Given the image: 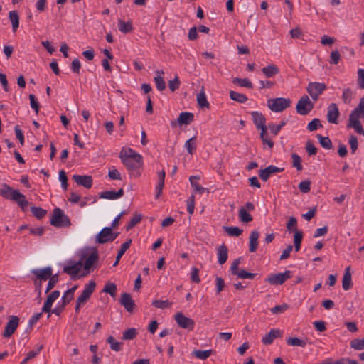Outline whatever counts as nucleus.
I'll return each mask as SVG.
<instances>
[{"instance_id":"obj_9","label":"nucleus","mask_w":364,"mask_h":364,"mask_svg":"<svg viewBox=\"0 0 364 364\" xmlns=\"http://www.w3.org/2000/svg\"><path fill=\"white\" fill-rule=\"evenodd\" d=\"M326 85L323 82H311L306 87V91L314 101H316L319 96L326 90Z\"/></svg>"},{"instance_id":"obj_43","label":"nucleus","mask_w":364,"mask_h":364,"mask_svg":"<svg viewBox=\"0 0 364 364\" xmlns=\"http://www.w3.org/2000/svg\"><path fill=\"white\" fill-rule=\"evenodd\" d=\"M138 333L136 328H130L123 332L122 338L123 340H133Z\"/></svg>"},{"instance_id":"obj_63","label":"nucleus","mask_w":364,"mask_h":364,"mask_svg":"<svg viewBox=\"0 0 364 364\" xmlns=\"http://www.w3.org/2000/svg\"><path fill=\"white\" fill-rule=\"evenodd\" d=\"M14 131H15L16 136L18 139L20 144L21 145H23V144H24V135H23V133L21 131V129H20L18 125H16L14 127Z\"/></svg>"},{"instance_id":"obj_42","label":"nucleus","mask_w":364,"mask_h":364,"mask_svg":"<svg viewBox=\"0 0 364 364\" xmlns=\"http://www.w3.org/2000/svg\"><path fill=\"white\" fill-rule=\"evenodd\" d=\"M316 137L322 147L326 149H331L332 148V143L329 137L323 136L321 134H317Z\"/></svg>"},{"instance_id":"obj_26","label":"nucleus","mask_w":364,"mask_h":364,"mask_svg":"<svg viewBox=\"0 0 364 364\" xmlns=\"http://www.w3.org/2000/svg\"><path fill=\"white\" fill-rule=\"evenodd\" d=\"M342 287L344 290H348L352 287V279L350 272V267H347L342 280Z\"/></svg>"},{"instance_id":"obj_48","label":"nucleus","mask_w":364,"mask_h":364,"mask_svg":"<svg viewBox=\"0 0 364 364\" xmlns=\"http://www.w3.org/2000/svg\"><path fill=\"white\" fill-rule=\"evenodd\" d=\"M31 210L33 215L38 219L43 218L47 213V211L41 207L33 206L31 207Z\"/></svg>"},{"instance_id":"obj_51","label":"nucleus","mask_w":364,"mask_h":364,"mask_svg":"<svg viewBox=\"0 0 364 364\" xmlns=\"http://www.w3.org/2000/svg\"><path fill=\"white\" fill-rule=\"evenodd\" d=\"M322 127L323 125L321 124L320 119L318 118H314L308 124L307 129L309 131L313 132Z\"/></svg>"},{"instance_id":"obj_10","label":"nucleus","mask_w":364,"mask_h":364,"mask_svg":"<svg viewBox=\"0 0 364 364\" xmlns=\"http://www.w3.org/2000/svg\"><path fill=\"white\" fill-rule=\"evenodd\" d=\"M291 277V272L289 270H286L282 273L269 274L265 279V282L270 284L271 285H281Z\"/></svg>"},{"instance_id":"obj_54","label":"nucleus","mask_w":364,"mask_h":364,"mask_svg":"<svg viewBox=\"0 0 364 364\" xmlns=\"http://www.w3.org/2000/svg\"><path fill=\"white\" fill-rule=\"evenodd\" d=\"M49 279V281H48V283L47 284V287H46V293H48V291H50L55 286V284L58 283V275L56 274H54V275H51Z\"/></svg>"},{"instance_id":"obj_6","label":"nucleus","mask_w":364,"mask_h":364,"mask_svg":"<svg viewBox=\"0 0 364 364\" xmlns=\"http://www.w3.org/2000/svg\"><path fill=\"white\" fill-rule=\"evenodd\" d=\"M50 224L57 228H64L69 227L71 223L68 216L60 208H55L50 218Z\"/></svg>"},{"instance_id":"obj_5","label":"nucleus","mask_w":364,"mask_h":364,"mask_svg":"<svg viewBox=\"0 0 364 364\" xmlns=\"http://www.w3.org/2000/svg\"><path fill=\"white\" fill-rule=\"evenodd\" d=\"M122 162L126 166L132 176L137 178L141 176L144 164L142 156H136L134 159L129 160L125 159L122 161Z\"/></svg>"},{"instance_id":"obj_52","label":"nucleus","mask_w":364,"mask_h":364,"mask_svg":"<svg viewBox=\"0 0 364 364\" xmlns=\"http://www.w3.org/2000/svg\"><path fill=\"white\" fill-rule=\"evenodd\" d=\"M353 99V92L350 88L344 89L342 95V100L345 104H350Z\"/></svg>"},{"instance_id":"obj_7","label":"nucleus","mask_w":364,"mask_h":364,"mask_svg":"<svg viewBox=\"0 0 364 364\" xmlns=\"http://www.w3.org/2000/svg\"><path fill=\"white\" fill-rule=\"evenodd\" d=\"M291 100L289 98L277 97L267 100V107L274 112H282L291 105Z\"/></svg>"},{"instance_id":"obj_45","label":"nucleus","mask_w":364,"mask_h":364,"mask_svg":"<svg viewBox=\"0 0 364 364\" xmlns=\"http://www.w3.org/2000/svg\"><path fill=\"white\" fill-rule=\"evenodd\" d=\"M103 291L109 294L111 296H114L117 292V286L114 283L107 282L103 288Z\"/></svg>"},{"instance_id":"obj_28","label":"nucleus","mask_w":364,"mask_h":364,"mask_svg":"<svg viewBox=\"0 0 364 364\" xmlns=\"http://www.w3.org/2000/svg\"><path fill=\"white\" fill-rule=\"evenodd\" d=\"M136 156H141L140 154L136 153L134 150L131 148L129 149H122L119 154V158L121 161H124L125 159H131L135 158Z\"/></svg>"},{"instance_id":"obj_14","label":"nucleus","mask_w":364,"mask_h":364,"mask_svg":"<svg viewBox=\"0 0 364 364\" xmlns=\"http://www.w3.org/2000/svg\"><path fill=\"white\" fill-rule=\"evenodd\" d=\"M95 287L96 283L93 280H91L87 284H86L81 294L77 299L78 302L85 304L90 299L92 294L94 292Z\"/></svg>"},{"instance_id":"obj_22","label":"nucleus","mask_w":364,"mask_h":364,"mask_svg":"<svg viewBox=\"0 0 364 364\" xmlns=\"http://www.w3.org/2000/svg\"><path fill=\"white\" fill-rule=\"evenodd\" d=\"M124 195L123 188H120L118 191H106L102 192L100 193V197L101 198L108 199V200H115L121 198Z\"/></svg>"},{"instance_id":"obj_40","label":"nucleus","mask_w":364,"mask_h":364,"mask_svg":"<svg viewBox=\"0 0 364 364\" xmlns=\"http://www.w3.org/2000/svg\"><path fill=\"white\" fill-rule=\"evenodd\" d=\"M173 304V302L169 301L168 300H154L152 301V306L156 308L165 309L170 308Z\"/></svg>"},{"instance_id":"obj_33","label":"nucleus","mask_w":364,"mask_h":364,"mask_svg":"<svg viewBox=\"0 0 364 364\" xmlns=\"http://www.w3.org/2000/svg\"><path fill=\"white\" fill-rule=\"evenodd\" d=\"M131 243H132V240H129L127 242H124L121 245V247H120L119 250L118 251V253H117V257H116V260H115V262H114V263L113 264L114 267H115V266H117L118 264L121 257L125 253L127 250L129 248V247L131 245Z\"/></svg>"},{"instance_id":"obj_58","label":"nucleus","mask_w":364,"mask_h":364,"mask_svg":"<svg viewBox=\"0 0 364 364\" xmlns=\"http://www.w3.org/2000/svg\"><path fill=\"white\" fill-rule=\"evenodd\" d=\"M180 84L179 78L176 75L173 80L168 82V88L171 92H174L179 88Z\"/></svg>"},{"instance_id":"obj_56","label":"nucleus","mask_w":364,"mask_h":364,"mask_svg":"<svg viewBox=\"0 0 364 364\" xmlns=\"http://www.w3.org/2000/svg\"><path fill=\"white\" fill-rule=\"evenodd\" d=\"M323 364H359L357 361L350 360L349 358H341L336 360L335 362L328 361Z\"/></svg>"},{"instance_id":"obj_20","label":"nucleus","mask_w":364,"mask_h":364,"mask_svg":"<svg viewBox=\"0 0 364 364\" xmlns=\"http://www.w3.org/2000/svg\"><path fill=\"white\" fill-rule=\"evenodd\" d=\"M31 273L36 277L38 281H46L52 275L53 271L50 267L43 269H34L31 270Z\"/></svg>"},{"instance_id":"obj_13","label":"nucleus","mask_w":364,"mask_h":364,"mask_svg":"<svg viewBox=\"0 0 364 364\" xmlns=\"http://www.w3.org/2000/svg\"><path fill=\"white\" fill-rule=\"evenodd\" d=\"M175 321L177 325L185 329L193 330L195 326L194 321L188 317H186L183 313L177 312L175 316Z\"/></svg>"},{"instance_id":"obj_55","label":"nucleus","mask_w":364,"mask_h":364,"mask_svg":"<svg viewBox=\"0 0 364 364\" xmlns=\"http://www.w3.org/2000/svg\"><path fill=\"white\" fill-rule=\"evenodd\" d=\"M341 59V54L338 50H333L331 53L329 63L337 65Z\"/></svg>"},{"instance_id":"obj_11","label":"nucleus","mask_w":364,"mask_h":364,"mask_svg":"<svg viewBox=\"0 0 364 364\" xmlns=\"http://www.w3.org/2000/svg\"><path fill=\"white\" fill-rule=\"evenodd\" d=\"M314 108V103L311 102L307 95H303L296 105L297 113L301 115L308 114Z\"/></svg>"},{"instance_id":"obj_30","label":"nucleus","mask_w":364,"mask_h":364,"mask_svg":"<svg viewBox=\"0 0 364 364\" xmlns=\"http://www.w3.org/2000/svg\"><path fill=\"white\" fill-rule=\"evenodd\" d=\"M194 115L191 112H181L178 118V123L180 125L188 124L193 121Z\"/></svg>"},{"instance_id":"obj_50","label":"nucleus","mask_w":364,"mask_h":364,"mask_svg":"<svg viewBox=\"0 0 364 364\" xmlns=\"http://www.w3.org/2000/svg\"><path fill=\"white\" fill-rule=\"evenodd\" d=\"M303 238V233L299 231H295L294 242L295 251L298 252L301 248V244Z\"/></svg>"},{"instance_id":"obj_18","label":"nucleus","mask_w":364,"mask_h":364,"mask_svg":"<svg viewBox=\"0 0 364 364\" xmlns=\"http://www.w3.org/2000/svg\"><path fill=\"white\" fill-rule=\"evenodd\" d=\"M283 171L284 168H279L275 166L270 165L264 169H261L259 171V176L262 181H267L272 174L282 172Z\"/></svg>"},{"instance_id":"obj_46","label":"nucleus","mask_w":364,"mask_h":364,"mask_svg":"<svg viewBox=\"0 0 364 364\" xmlns=\"http://www.w3.org/2000/svg\"><path fill=\"white\" fill-rule=\"evenodd\" d=\"M225 232L230 235V236H235L238 237L242 233V230L239 228L238 227H225Z\"/></svg>"},{"instance_id":"obj_8","label":"nucleus","mask_w":364,"mask_h":364,"mask_svg":"<svg viewBox=\"0 0 364 364\" xmlns=\"http://www.w3.org/2000/svg\"><path fill=\"white\" fill-rule=\"evenodd\" d=\"M119 233L114 232L111 227H105L97 235L95 242L99 244H105L114 241Z\"/></svg>"},{"instance_id":"obj_35","label":"nucleus","mask_w":364,"mask_h":364,"mask_svg":"<svg viewBox=\"0 0 364 364\" xmlns=\"http://www.w3.org/2000/svg\"><path fill=\"white\" fill-rule=\"evenodd\" d=\"M238 216L241 222L247 223L252 221V216L247 211L245 208H240L238 213Z\"/></svg>"},{"instance_id":"obj_1","label":"nucleus","mask_w":364,"mask_h":364,"mask_svg":"<svg viewBox=\"0 0 364 364\" xmlns=\"http://www.w3.org/2000/svg\"><path fill=\"white\" fill-rule=\"evenodd\" d=\"M359 118L364 119V96L360 100L358 106L349 115L348 127L353 128L357 134L364 136V129Z\"/></svg>"},{"instance_id":"obj_29","label":"nucleus","mask_w":364,"mask_h":364,"mask_svg":"<svg viewBox=\"0 0 364 364\" xmlns=\"http://www.w3.org/2000/svg\"><path fill=\"white\" fill-rule=\"evenodd\" d=\"M262 72L263 73V74L265 75L266 77L269 78V77H272L274 75H276L277 74H278L279 72V70L277 65H275L274 64H271L266 67H264L262 69Z\"/></svg>"},{"instance_id":"obj_39","label":"nucleus","mask_w":364,"mask_h":364,"mask_svg":"<svg viewBox=\"0 0 364 364\" xmlns=\"http://www.w3.org/2000/svg\"><path fill=\"white\" fill-rule=\"evenodd\" d=\"M199 180V177L198 176H191L190 178H189V181H190V183L192 186V187L194 188V190L197 192H198L199 193H203L205 191V188L203 187H202L198 182V181Z\"/></svg>"},{"instance_id":"obj_12","label":"nucleus","mask_w":364,"mask_h":364,"mask_svg":"<svg viewBox=\"0 0 364 364\" xmlns=\"http://www.w3.org/2000/svg\"><path fill=\"white\" fill-rule=\"evenodd\" d=\"M9 321L6 324L5 329L2 333V336L5 339H9L12 336V334L17 329L20 318L17 316H9Z\"/></svg>"},{"instance_id":"obj_37","label":"nucleus","mask_w":364,"mask_h":364,"mask_svg":"<svg viewBox=\"0 0 364 364\" xmlns=\"http://www.w3.org/2000/svg\"><path fill=\"white\" fill-rule=\"evenodd\" d=\"M232 83L237 85L240 87L252 89L253 87L252 83L247 78H238L235 77L232 80Z\"/></svg>"},{"instance_id":"obj_53","label":"nucleus","mask_w":364,"mask_h":364,"mask_svg":"<svg viewBox=\"0 0 364 364\" xmlns=\"http://www.w3.org/2000/svg\"><path fill=\"white\" fill-rule=\"evenodd\" d=\"M141 220V215L140 214H135L129 223L127 224L126 229L127 230H129L133 228L136 224H138Z\"/></svg>"},{"instance_id":"obj_36","label":"nucleus","mask_w":364,"mask_h":364,"mask_svg":"<svg viewBox=\"0 0 364 364\" xmlns=\"http://www.w3.org/2000/svg\"><path fill=\"white\" fill-rule=\"evenodd\" d=\"M9 16L12 23V29L14 32H15L19 26V16L18 12L16 11H11L9 12Z\"/></svg>"},{"instance_id":"obj_19","label":"nucleus","mask_w":364,"mask_h":364,"mask_svg":"<svg viewBox=\"0 0 364 364\" xmlns=\"http://www.w3.org/2000/svg\"><path fill=\"white\" fill-rule=\"evenodd\" d=\"M119 303L129 313L134 311L136 306L134 301L132 299L129 293H122L119 299Z\"/></svg>"},{"instance_id":"obj_62","label":"nucleus","mask_w":364,"mask_h":364,"mask_svg":"<svg viewBox=\"0 0 364 364\" xmlns=\"http://www.w3.org/2000/svg\"><path fill=\"white\" fill-rule=\"evenodd\" d=\"M59 180L61 181L63 188L66 190L68 188V178L63 170H61L59 172Z\"/></svg>"},{"instance_id":"obj_49","label":"nucleus","mask_w":364,"mask_h":364,"mask_svg":"<svg viewBox=\"0 0 364 364\" xmlns=\"http://www.w3.org/2000/svg\"><path fill=\"white\" fill-rule=\"evenodd\" d=\"M285 124H286V121L283 120L278 125H276L272 123L269 124L268 125V127L270 129L271 133H272L274 135H277L278 133L282 129V128L285 126Z\"/></svg>"},{"instance_id":"obj_15","label":"nucleus","mask_w":364,"mask_h":364,"mask_svg":"<svg viewBox=\"0 0 364 364\" xmlns=\"http://www.w3.org/2000/svg\"><path fill=\"white\" fill-rule=\"evenodd\" d=\"M82 267V261H69L68 264L65 266H64L63 272L70 275L72 279H74L76 277L77 274L79 273Z\"/></svg>"},{"instance_id":"obj_41","label":"nucleus","mask_w":364,"mask_h":364,"mask_svg":"<svg viewBox=\"0 0 364 364\" xmlns=\"http://www.w3.org/2000/svg\"><path fill=\"white\" fill-rule=\"evenodd\" d=\"M230 97L231 100L239 103H244L247 100V97L244 94L237 92L235 91L230 92Z\"/></svg>"},{"instance_id":"obj_60","label":"nucleus","mask_w":364,"mask_h":364,"mask_svg":"<svg viewBox=\"0 0 364 364\" xmlns=\"http://www.w3.org/2000/svg\"><path fill=\"white\" fill-rule=\"evenodd\" d=\"M237 276L241 279H253L255 278V277L256 276V274H253V273L247 272V271L242 269V270L239 271Z\"/></svg>"},{"instance_id":"obj_27","label":"nucleus","mask_w":364,"mask_h":364,"mask_svg":"<svg viewBox=\"0 0 364 364\" xmlns=\"http://www.w3.org/2000/svg\"><path fill=\"white\" fill-rule=\"evenodd\" d=\"M283 331L279 329H272L262 339V341H273L275 339L281 338Z\"/></svg>"},{"instance_id":"obj_17","label":"nucleus","mask_w":364,"mask_h":364,"mask_svg":"<svg viewBox=\"0 0 364 364\" xmlns=\"http://www.w3.org/2000/svg\"><path fill=\"white\" fill-rule=\"evenodd\" d=\"M340 115L339 109L336 104L331 103L327 108V120L329 123L338 124V118Z\"/></svg>"},{"instance_id":"obj_21","label":"nucleus","mask_w":364,"mask_h":364,"mask_svg":"<svg viewBox=\"0 0 364 364\" xmlns=\"http://www.w3.org/2000/svg\"><path fill=\"white\" fill-rule=\"evenodd\" d=\"M73 179L77 185L86 188H90L92 186V178L90 176L74 175Z\"/></svg>"},{"instance_id":"obj_4","label":"nucleus","mask_w":364,"mask_h":364,"mask_svg":"<svg viewBox=\"0 0 364 364\" xmlns=\"http://www.w3.org/2000/svg\"><path fill=\"white\" fill-rule=\"evenodd\" d=\"M1 194L4 198L16 202L23 211L28 205V201L23 194L20 193L18 190L13 189L6 183L2 185Z\"/></svg>"},{"instance_id":"obj_16","label":"nucleus","mask_w":364,"mask_h":364,"mask_svg":"<svg viewBox=\"0 0 364 364\" xmlns=\"http://www.w3.org/2000/svg\"><path fill=\"white\" fill-rule=\"evenodd\" d=\"M60 296V291L58 290H55L52 291L48 296L46 301H45L43 307L42 311L45 313H48V318H50L51 314V308L53 302Z\"/></svg>"},{"instance_id":"obj_25","label":"nucleus","mask_w":364,"mask_h":364,"mask_svg":"<svg viewBox=\"0 0 364 364\" xmlns=\"http://www.w3.org/2000/svg\"><path fill=\"white\" fill-rule=\"evenodd\" d=\"M259 237V234L258 231L253 230L251 232L250 235V247L249 250L250 252H255L258 247V238Z\"/></svg>"},{"instance_id":"obj_3","label":"nucleus","mask_w":364,"mask_h":364,"mask_svg":"<svg viewBox=\"0 0 364 364\" xmlns=\"http://www.w3.org/2000/svg\"><path fill=\"white\" fill-rule=\"evenodd\" d=\"M98 259L99 254L96 247H87L80 253L79 261H82L83 269L88 272L95 268Z\"/></svg>"},{"instance_id":"obj_61","label":"nucleus","mask_w":364,"mask_h":364,"mask_svg":"<svg viewBox=\"0 0 364 364\" xmlns=\"http://www.w3.org/2000/svg\"><path fill=\"white\" fill-rule=\"evenodd\" d=\"M29 100L31 108L34 109L36 113L37 114L39 110V104L36 100V97L34 95L31 94L29 95Z\"/></svg>"},{"instance_id":"obj_34","label":"nucleus","mask_w":364,"mask_h":364,"mask_svg":"<svg viewBox=\"0 0 364 364\" xmlns=\"http://www.w3.org/2000/svg\"><path fill=\"white\" fill-rule=\"evenodd\" d=\"M197 102L200 107L209 108V102L207 100V97L203 87L200 92L197 95Z\"/></svg>"},{"instance_id":"obj_47","label":"nucleus","mask_w":364,"mask_h":364,"mask_svg":"<svg viewBox=\"0 0 364 364\" xmlns=\"http://www.w3.org/2000/svg\"><path fill=\"white\" fill-rule=\"evenodd\" d=\"M292 159V166L296 168L298 171H301L303 169V166L301 165V159L297 154H291Z\"/></svg>"},{"instance_id":"obj_64","label":"nucleus","mask_w":364,"mask_h":364,"mask_svg":"<svg viewBox=\"0 0 364 364\" xmlns=\"http://www.w3.org/2000/svg\"><path fill=\"white\" fill-rule=\"evenodd\" d=\"M358 84L360 88L364 89V69L358 70Z\"/></svg>"},{"instance_id":"obj_24","label":"nucleus","mask_w":364,"mask_h":364,"mask_svg":"<svg viewBox=\"0 0 364 364\" xmlns=\"http://www.w3.org/2000/svg\"><path fill=\"white\" fill-rule=\"evenodd\" d=\"M164 72L162 70H156V76L154 77L156 87L157 90L159 91H163L166 88V83L164 80V77H162V75H164Z\"/></svg>"},{"instance_id":"obj_38","label":"nucleus","mask_w":364,"mask_h":364,"mask_svg":"<svg viewBox=\"0 0 364 364\" xmlns=\"http://www.w3.org/2000/svg\"><path fill=\"white\" fill-rule=\"evenodd\" d=\"M119 30L124 33H127L133 30L132 23L131 21L125 22L122 20L119 21L118 23Z\"/></svg>"},{"instance_id":"obj_57","label":"nucleus","mask_w":364,"mask_h":364,"mask_svg":"<svg viewBox=\"0 0 364 364\" xmlns=\"http://www.w3.org/2000/svg\"><path fill=\"white\" fill-rule=\"evenodd\" d=\"M299 188L300 191L304 193L309 192L311 189V182L308 180L302 181L299 184Z\"/></svg>"},{"instance_id":"obj_44","label":"nucleus","mask_w":364,"mask_h":364,"mask_svg":"<svg viewBox=\"0 0 364 364\" xmlns=\"http://www.w3.org/2000/svg\"><path fill=\"white\" fill-rule=\"evenodd\" d=\"M196 136H193L192 138L187 140L185 143V148L187 151L190 154H193L196 151Z\"/></svg>"},{"instance_id":"obj_2","label":"nucleus","mask_w":364,"mask_h":364,"mask_svg":"<svg viewBox=\"0 0 364 364\" xmlns=\"http://www.w3.org/2000/svg\"><path fill=\"white\" fill-rule=\"evenodd\" d=\"M252 119L254 124L257 129L261 131L260 138L264 144H267L269 149H272L274 146V142L269 139L267 134V127L266 126V119L264 115L259 112H251Z\"/></svg>"},{"instance_id":"obj_23","label":"nucleus","mask_w":364,"mask_h":364,"mask_svg":"<svg viewBox=\"0 0 364 364\" xmlns=\"http://www.w3.org/2000/svg\"><path fill=\"white\" fill-rule=\"evenodd\" d=\"M218 262L220 264L226 262L228 257V249L225 245H222L218 248L217 251Z\"/></svg>"},{"instance_id":"obj_59","label":"nucleus","mask_w":364,"mask_h":364,"mask_svg":"<svg viewBox=\"0 0 364 364\" xmlns=\"http://www.w3.org/2000/svg\"><path fill=\"white\" fill-rule=\"evenodd\" d=\"M195 208V197L194 195L190 196L187 200V211L190 215H192L194 212Z\"/></svg>"},{"instance_id":"obj_31","label":"nucleus","mask_w":364,"mask_h":364,"mask_svg":"<svg viewBox=\"0 0 364 364\" xmlns=\"http://www.w3.org/2000/svg\"><path fill=\"white\" fill-rule=\"evenodd\" d=\"M77 286H74L72 288L68 289L63 295L61 298V303H63V306H65L70 301L73 300L74 292L77 289Z\"/></svg>"},{"instance_id":"obj_32","label":"nucleus","mask_w":364,"mask_h":364,"mask_svg":"<svg viewBox=\"0 0 364 364\" xmlns=\"http://www.w3.org/2000/svg\"><path fill=\"white\" fill-rule=\"evenodd\" d=\"M212 353V350H194L192 351L191 355L198 359L205 360L211 355Z\"/></svg>"}]
</instances>
